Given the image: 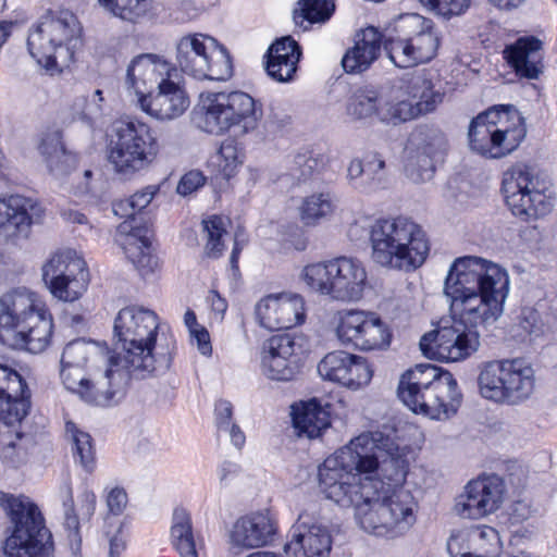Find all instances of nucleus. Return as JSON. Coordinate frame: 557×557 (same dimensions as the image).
I'll list each match as a JSON object with an SVG mask.
<instances>
[{"label":"nucleus","instance_id":"obj_1","mask_svg":"<svg viewBox=\"0 0 557 557\" xmlns=\"http://www.w3.org/2000/svg\"><path fill=\"white\" fill-rule=\"evenodd\" d=\"M508 293L509 275L504 268L475 256L457 258L444 283L453 317L421 337L422 354L447 362L469 358L480 346L476 329L502 317Z\"/></svg>","mask_w":557,"mask_h":557},{"label":"nucleus","instance_id":"obj_2","mask_svg":"<svg viewBox=\"0 0 557 557\" xmlns=\"http://www.w3.org/2000/svg\"><path fill=\"white\" fill-rule=\"evenodd\" d=\"M160 319L143 306L122 308L113 323V342L116 355L109 358L107 376L117 373L120 381L143 380L158 369H168L171 362L169 345L160 341Z\"/></svg>","mask_w":557,"mask_h":557},{"label":"nucleus","instance_id":"obj_3","mask_svg":"<svg viewBox=\"0 0 557 557\" xmlns=\"http://www.w3.org/2000/svg\"><path fill=\"white\" fill-rule=\"evenodd\" d=\"M52 334V314L37 293L16 287L0 296L1 344L40 354L50 345Z\"/></svg>","mask_w":557,"mask_h":557},{"label":"nucleus","instance_id":"obj_4","mask_svg":"<svg viewBox=\"0 0 557 557\" xmlns=\"http://www.w3.org/2000/svg\"><path fill=\"white\" fill-rule=\"evenodd\" d=\"M371 438L357 436L346 446L329 456L319 467V487L327 499L341 507L359 506L373 494V483L364 479L363 471L374 463L369 458Z\"/></svg>","mask_w":557,"mask_h":557},{"label":"nucleus","instance_id":"obj_5","mask_svg":"<svg viewBox=\"0 0 557 557\" xmlns=\"http://www.w3.org/2000/svg\"><path fill=\"white\" fill-rule=\"evenodd\" d=\"M369 235L372 259L383 268L412 272L425 262L430 251L426 233L408 216L377 219Z\"/></svg>","mask_w":557,"mask_h":557},{"label":"nucleus","instance_id":"obj_6","mask_svg":"<svg viewBox=\"0 0 557 557\" xmlns=\"http://www.w3.org/2000/svg\"><path fill=\"white\" fill-rule=\"evenodd\" d=\"M397 395L412 412L445 420L461 405L462 394L454 375L433 364H417L400 377Z\"/></svg>","mask_w":557,"mask_h":557},{"label":"nucleus","instance_id":"obj_7","mask_svg":"<svg viewBox=\"0 0 557 557\" xmlns=\"http://www.w3.org/2000/svg\"><path fill=\"white\" fill-rule=\"evenodd\" d=\"M262 117V104L239 90L202 94L198 108L193 112L196 127L214 136L231 132L236 137L253 134Z\"/></svg>","mask_w":557,"mask_h":557},{"label":"nucleus","instance_id":"obj_8","mask_svg":"<svg viewBox=\"0 0 557 557\" xmlns=\"http://www.w3.org/2000/svg\"><path fill=\"white\" fill-rule=\"evenodd\" d=\"M1 506L9 519L4 557H55L52 533L36 503L24 495L4 494Z\"/></svg>","mask_w":557,"mask_h":557},{"label":"nucleus","instance_id":"obj_9","mask_svg":"<svg viewBox=\"0 0 557 557\" xmlns=\"http://www.w3.org/2000/svg\"><path fill=\"white\" fill-rule=\"evenodd\" d=\"M373 494L359 506L356 519L366 532L375 536L397 537L416 522L418 504L407 488L377 490L381 481H372Z\"/></svg>","mask_w":557,"mask_h":557},{"label":"nucleus","instance_id":"obj_10","mask_svg":"<svg viewBox=\"0 0 557 557\" xmlns=\"http://www.w3.org/2000/svg\"><path fill=\"white\" fill-rule=\"evenodd\" d=\"M81 33L79 22L71 11H48L29 29L28 52L38 65L53 72L58 59L72 60Z\"/></svg>","mask_w":557,"mask_h":557},{"label":"nucleus","instance_id":"obj_11","mask_svg":"<svg viewBox=\"0 0 557 557\" xmlns=\"http://www.w3.org/2000/svg\"><path fill=\"white\" fill-rule=\"evenodd\" d=\"M478 387L486 400L519 406L531 399L535 392V370L524 358L493 360L481 368Z\"/></svg>","mask_w":557,"mask_h":557},{"label":"nucleus","instance_id":"obj_12","mask_svg":"<svg viewBox=\"0 0 557 557\" xmlns=\"http://www.w3.org/2000/svg\"><path fill=\"white\" fill-rule=\"evenodd\" d=\"M107 138L108 161L122 175H134L148 169L160 149L151 127L139 121L114 122Z\"/></svg>","mask_w":557,"mask_h":557},{"label":"nucleus","instance_id":"obj_13","mask_svg":"<svg viewBox=\"0 0 557 557\" xmlns=\"http://www.w3.org/2000/svg\"><path fill=\"white\" fill-rule=\"evenodd\" d=\"M502 191L511 213L523 221L546 216L556 202L550 181L521 163L503 173Z\"/></svg>","mask_w":557,"mask_h":557},{"label":"nucleus","instance_id":"obj_14","mask_svg":"<svg viewBox=\"0 0 557 557\" xmlns=\"http://www.w3.org/2000/svg\"><path fill=\"white\" fill-rule=\"evenodd\" d=\"M301 278L311 290L343 302L360 300L368 285L363 263L345 256L306 265Z\"/></svg>","mask_w":557,"mask_h":557},{"label":"nucleus","instance_id":"obj_15","mask_svg":"<svg viewBox=\"0 0 557 557\" xmlns=\"http://www.w3.org/2000/svg\"><path fill=\"white\" fill-rule=\"evenodd\" d=\"M527 134L522 119L512 120L505 106L491 108L472 119L468 138L471 151L486 158L500 159L513 152Z\"/></svg>","mask_w":557,"mask_h":557},{"label":"nucleus","instance_id":"obj_16","mask_svg":"<svg viewBox=\"0 0 557 557\" xmlns=\"http://www.w3.org/2000/svg\"><path fill=\"white\" fill-rule=\"evenodd\" d=\"M397 35L384 42L389 60L407 69L431 61L437 52L440 36L434 22L420 14L400 15L395 26Z\"/></svg>","mask_w":557,"mask_h":557},{"label":"nucleus","instance_id":"obj_17","mask_svg":"<svg viewBox=\"0 0 557 557\" xmlns=\"http://www.w3.org/2000/svg\"><path fill=\"white\" fill-rule=\"evenodd\" d=\"M443 101V94L425 71L408 74L397 90L383 97L380 121L397 125L430 113Z\"/></svg>","mask_w":557,"mask_h":557},{"label":"nucleus","instance_id":"obj_18","mask_svg":"<svg viewBox=\"0 0 557 557\" xmlns=\"http://www.w3.org/2000/svg\"><path fill=\"white\" fill-rule=\"evenodd\" d=\"M175 60L184 74L199 81H226L233 72L226 50L219 48L213 37L199 33L185 35L177 41Z\"/></svg>","mask_w":557,"mask_h":557},{"label":"nucleus","instance_id":"obj_19","mask_svg":"<svg viewBox=\"0 0 557 557\" xmlns=\"http://www.w3.org/2000/svg\"><path fill=\"white\" fill-rule=\"evenodd\" d=\"M359 436L370 437L372 443L368 455L374 465L363 471L364 479L381 481L383 486H377V490L405 488L409 466L408 447L400 446L394 438L381 432L363 433Z\"/></svg>","mask_w":557,"mask_h":557},{"label":"nucleus","instance_id":"obj_20","mask_svg":"<svg viewBox=\"0 0 557 557\" xmlns=\"http://www.w3.org/2000/svg\"><path fill=\"white\" fill-rule=\"evenodd\" d=\"M336 336L359 350H382L391 345L392 332L375 312L344 310L337 313Z\"/></svg>","mask_w":557,"mask_h":557},{"label":"nucleus","instance_id":"obj_21","mask_svg":"<svg viewBox=\"0 0 557 557\" xmlns=\"http://www.w3.org/2000/svg\"><path fill=\"white\" fill-rule=\"evenodd\" d=\"M320 511L318 502L305 505L289 531V541L284 546L286 553H293L296 557H329L332 536Z\"/></svg>","mask_w":557,"mask_h":557},{"label":"nucleus","instance_id":"obj_22","mask_svg":"<svg viewBox=\"0 0 557 557\" xmlns=\"http://www.w3.org/2000/svg\"><path fill=\"white\" fill-rule=\"evenodd\" d=\"M42 281L53 297L74 301L86 290L88 271L85 261L72 250L54 253L42 267Z\"/></svg>","mask_w":557,"mask_h":557},{"label":"nucleus","instance_id":"obj_23","mask_svg":"<svg viewBox=\"0 0 557 557\" xmlns=\"http://www.w3.org/2000/svg\"><path fill=\"white\" fill-rule=\"evenodd\" d=\"M410 152L405 164V172L413 183L430 181L435 172V163L443 159L447 150L444 133L433 126L417 127L410 138Z\"/></svg>","mask_w":557,"mask_h":557},{"label":"nucleus","instance_id":"obj_24","mask_svg":"<svg viewBox=\"0 0 557 557\" xmlns=\"http://www.w3.org/2000/svg\"><path fill=\"white\" fill-rule=\"evenodd\" d=\"M58 499L62 507V529L71 557H82L81 520L88 521L95 515L97 504L96 494L88 488H84L78 494V516L73 497L72 484L70 479L66 478L59 486Z\"/></svg>","mask_w":557,"mask_h":557},{"label":"nucleus","instance_id":"obj_25","mask_svg":"<svg viewBox=\"0 0 557 557\" xmlns=\"http://www.w3.org/2000/svg\"><path fill=\"white\" fill-rule=\"evenodd\" d=\"M301 337L277 334L268 338L260 351V369L270 380L289 381L298 370V352Z\"/></svg>","mask_w":557,"mask_h":557},{"label":"nucleus","instance_id":"obj_26","mask_svg":"<svg viewBox=\"0 0 557 557\" xmlns=\"http://www.w3.org/2000/svg\"><path fill=\"white\" fill-rule=\"evenodd\" d=\"M505 486L496 476L470 481L455 503V511L466 519H480L495 512L504 499Z\"/></svg>","mask_w":557,"mask_h":557},{"label":"nucleus","instance_id":"obj_27","mask_svg":"<svg viewBox=\"0 0 557 557\" xmlns=\"http://www.w3.org/2000/svg\"><path fill=\"white\" fill-rule=\"evenodd\" d=\"M318 372L323 380L350 389L368 385L373 375L366 358L344 350L326 354L318 364Z\"/></svg>","mask_w":557,"mask_h":557},{"label":"nucleus","instance_id":"obj_28","mask_svg":"<svg viewBox=\"0 0 557 557\" xmlns=\"http://www.w3.org/2000/svg\"><path fill=\"white\" fill-rule=\"evenodd\" d=\"M256 315L267 330L292 329L305 321V300L293 293L271 294L257 304Z\"/></svg>","mask_w":557,"mask_h":557},{"label":"nucleus","instance_id":"obj_29","mask_svg":"<svg viewBox=\"0 0 557 557\" xmlns=\"http://www.w3.org/2000/svg\"><path fill=\"white\" fill-rule=\"evenodd\" d=\"M176 65L161 55L144 53L135 57L126 71V87L136 98H143L151 91L153 85L169 83L177 77Z\"/></svg>","mask_w":557,"mask_h":557},{"label":"nucleus","instance_id":"obj_30","mask_svg":"<svg viewBox=\"0 0 557 557\" xmlns=\"http://www.w3.org/2000/svg\"><path fill=\"white\" fill-rule=\"evenodd\" d=\"M41 208L30 198L11 195L0 198V236L7 239L27 238Z\"/></svg>","mask_w":557,"mask_h":557},{"label":"nucleus","instance_id":"obj_31","mask_svg":"<svg viewBox=\"0 0 557 557\" xmlns=\"http://www.w3.org/2000/svg\"><path fill=\"white\" fill-rule=\"evenodd\" d=\"M137 104L141 111L159 121H172L182 116L189 108L190 100L185 88L175 79L161 83L157 92H148L138 98Z\"/></svg>","mask_w":557,"mask_h":557},{"label":"nucleus","instance_id":"obj_32","mask_svg":"<svg viewBox=\"0 0 557 557\" xmlns=\"http://www.w3.org/2000/svg\"><path fill=\"white\" fill-rule=\"evenodd\" d=\"M86 373L85 368L60 364V377L66 389L78 394L88 404L110 406L115 395L111 384L116 377L119 379L117 373L108 377L106 371L104 375L96 382L87 379Z\"/></svg>","mask_w":557,"mask_h":557},{"label":"nucleus","instance_id":"obj_33","mask_svg":"<svg viewBox=\"0 0 557 557\" xmlns=\"http://www.w3.org/2000/svg\"><path fill=\"white\" fill-rule=\"evenodd\" d=\"M29 391L21 374L0 364V421L22 422L30 408Z\"/></svg>","mask_w":557,"mask_h":557},{"label":"nucleus","instance_id":"obj_34","mask_svg":"<svg viewBox=\"0 0 557 557\" xmlns=\"http://www.w3.org/2000/svg\"><path fill=\"white\" fill-rule=\"evenodd\" d=\"M115 242L143 276L154 271L158 259L151 253L148 228L132 227L127 222H123L117 227Z\"/></svg>","mask_w":557,"mask_h":557},{"label":"nucleus","instance_id":"obj_35","mask_svg":"<svg viewBox=\"0 0 557 557\" xmlns=\"http://www.w3.org/2000/svg\"><path fill=\"white\" fill-rule=\"evenodd\" d=\"M275 531L274 522L268 513L253 512L235 521L230 541L235 547L259 548L267 546L273 540Z\"/></svg>","mask_w":557,"mask_h":557},{"label":"nucleus","instance_id":"obj_36","mask_svg":"<svg viewBox=\"0 0 557 557\" xmlns=\"http://www.w3.org/2000/svg\"><path fill=\"white\" fill-rule=\"evenodd\" d=\"M504 57L520 78L537 79L543 73V42L534 36L521 37L507 46Z\"/></svg>","mask_w":557,"mask_h":557},{"label":"nucleus","instance_id":"obj_37","mask_svg":"<svg viewBox=\"0 0 557 557\" xmlns=\"http://www.w3.org/2000/svg\"><path fill=\"white\" fill-rule=\"evenodd\" d=\"M384 42L382 33L373 26L359 30L354 47L342 59L345 72L357 74L367 71L380 57Z\"/></svg>","mask_w":557,"mask_h":557},{"label":"nucleus","instance_id":"obj_38","mask_svg":"<svg viewBox=\"0 0 557 557\" xmlns=\"http://www.w3.org/2000/svg\"><path fill=\"white\" fill-rule=\"evenodd\" d=\"M348 184L360 193H372L385 186L386 164L377 152H368L362 159H352L347 166Z\"/></svg>","mask_w":557,"mask_h":557},{"label":"nucleus","instance_id":"obj_39","mask_svg":"<svg viewBox=\"0 0 557 557\" xmlns=\"http://www.w3.org/2000/svg\"><path fill=\"white\" fill-rule=\"evenodd\" d=\"M300 58L301 48L290 36L276 39L267 52V73L278 83L292 82Z\"/></svg>","mask_w":557,"mask_h":557},{"label":"nucleus","instance_id":"obj_40","mask_svg":"<svg viewBox=\"0 0 557 557\" xmlns=\"http://www.w3.org/2000/svg\"><path fill=\"white\" fill-rule=\"evenodd\" d=\"M292 421L299 436L317 438L331 425L330 412L317 398L292 406Z\"/></svg>","mask_w":557,"mask_h":557},{"label":"nucleus","instance_id":"obj_41","mask_svg":"<svg viewBox=\"0 0 557 557\" xmlns=\"http://www.w3.org/2000/svg\"><path fill=\"white\" fill-rule=\"evenodd\" d=\"M48 171L58 180L70 175L76 166V156L67 151L62 143V134L59 131L47 132L42 135L39 146Z\"/></svg>","mask_w":557,"mask_h":557},{"label":"nucleus","instance_id":"obj_42","mask_svg":"<svg viewBox=\"0 0 557 557\" xmlns=\"http://www.w3.org/2000/svg\"><path fill=\"white\" fill-rule=\"evenodd\" d=\"M170 541L181 557H199L203 539L195 534L191 516L185 508L178 507L173 511Z\"/></svg>","mask_w":557,"mask_h":557},{"label":"nucleus","instance_id":"obj_43","mask_svg":"<svg viewBox=\"0 0 557 557\" xmlns=\"http://www.w3.org/2000/svg\"><path fill=\"white\" fill-rule=\"evenodd\" d=\"M0 425V460L13 469L25 465L28 460L29 438L17 430L21 422L1 421Z\"/></svg>","mask_w":557,"mask_h":557},{"label":"nucleus","instance_id":"obj_44","mask_svg":"<svg viewBox=\"0 0 557 557\" xmlns=\"http://www.w3.org/2000/svg\"><path fill=\"white\" fill-rule=\"evenodd\" d=\"M106 360L101 348L92 341L78 338L72 341L63 348L60 364L75 366L81 368H88L90 361L96 359Z\"/></svg>","mask_w":557,"mask_h":557},{"label":"nucleus","instance_id":"obj_45","mask_svg":"<svg viewBox=\"0 0 557 557\" xmlns=\"http://www.w3.org/2000/svg\"><path fill=\"white\" fill-rule=\"evenodd\" d=\"M65 431L72 442V453L75 462L79 463L86 472H92L96 460L91 436L81 431L73 422H66Z\"/></svg>","mask_w":557,"mask_h":557},{"label":"nucleus","instance_id":"obj_46","mask_svg":"<svg viewBox=\"0 0 557 557\" xmlns=\"http://www.w3.org/2000/svg\"><path fill=\"white\" fill-rule=\"evenodd\" d=\"M382 99L383 96H379L375 90H358L347 103V114L354 120L366 121L374 116L380 120Z\"/></svg>","mask_w":557,"mask_h":557},{"label":"nucleus","instance_id":"obj_47","mask_svg":"<svg viewBox=\"0 0 557 557\" xmlns=\"http://www.w3.org/2000/svg\"><path fill=\"white\" fill-rule=\"evenodd\" d=\"M244 162L242 148L233 138L222 141L220 149L213 158L212 165L216 168L218 175L223 180L235 176Z\"/></svg>","mask_w":557,"mask_h":557},{"label":"nucleus","instance_id":"obj_48","mask_svg":"<svg viewBox=\"0 0 557 557\" xmlns=\"http://www.w3.org/2000/svg\"><path fill=\"white\" fill-rule=\"evenodd\" d=\"M474 557H498L502 549L499 534L488 525L467 528Z\"/></svg>","mask_w":557,"mask_h":557},{"label":"nucleus","instance_id":"obj_49","mask_svg":"<svg viewBox=\"0 0 557 557\" xmlns=\"http://www.w3.org/2000/svg\"><path fill=\"white\" fill-rule=\"evenodd\" d=\"M336 206L330 193L312 194L300 207V218L307 225H314L333 214Z\"/></svg>","mask_w":557,"mask_h":557},{"label":"nucleus","instance_id":"obj_50","mask_svg":"<svg viewBox=\"0 0 557 557\" xmlns=\"http://www.w3.org/2000/svg\"><path fill=\"white\" fill-rule=\"evenodd\" d=\"M335 10L334 0H300L298 8L294 10V22L296 25L324 23Z\"/></svg>","mask_w":557,"mask_h":557},{"label":"nucleus","instance_id":"obj_51","mask_svg":"<svg viewBox=\"0 0 557 557\" xmlns=\"http://www.w3.org/2000/svg\"><path fill=\"white\" fill-rule=\"evenodd\" d=\"M214 418L218 431L227 433L232 444L240 449L245 445L246 436L233 421V405L228 400H218L214 406Z\"/></svg>","mask_w":557,"mask_h":557},{"label":"nucleus","instance_id":"obj_52","mask_svg":"<svg viewBox=\"0 0 557 557\" xmlns=\"http://www.w3.org/2000/svg\"><path fill=\"white\" fill-rule=\"evenodd\" d=\"M226 225L227 220L220 215H211L202 221V232L207 239L205 251L208 257L222 256L225 249L223 236L227 234Z\"/></svg>","mask_w":557,"mask_h":557},{"label":"nucleus","instance_id":"obj_53","mask_svg":"<svg viewBox=\"0 0 557 557\" xmlns=\"http://www.w3.org/2000/svg\"><path fill=\"white\" fill-rule=\"evenodd\" d=\"M325 165V157L309 149L299 150L293 159L290 175L298 181H306L319 173Z\"/></svg>","mask_w":557,"mask_h":557},{"label":"nucleus","instance_id":"obj_54","mask_svg":"<svg viewBox=\"0 0 557 557\" xmlns=\"http://www.w3.org/2000/svg\"><path fill=\"white\" fill-rule=\"evenodd\" d=\"M518 322L513 326L515 336L520 341H534L544 332V323L537 310L524 307L518 315Z\"/></svg>","mask_w":557,"mask_h":557},{"label":"nucleus","instance_id":"obj_55","mask_svg":"<svg viewBox=\"0 0 557 557\" xmlns=\"http://www.w3.org/2000/svg\"><path fill=\"white\" fill-rule=\"evenodd\" d=\"M99 4L124 21L135 22L147 11V0H98Z\"/></svg>","mask_w":557,"mask_h":557},{"label":"nucleus","instance_id":"obj_56","mask_svg":"<svg viewBox=\"0 0 557 557\" xmlns=\"http://www.w3.org/2000/svg\"><path fill=\"white\" fill-rule=\"evenodd\" d=\"M423 5L433 10L444 18L462 14L469 7L470 0H419Z\"/></svg>","mask_w":557,"mask_h":557},{"label":"nucleus","instance_id":"obj_57","mask_svg":"<svg viewBox=\"0 0 557 557\" xmlns=\"http://www.w3.org/2000/svg\"><path fill=\"white\" fill-rule=\"evenodd\" d=\"M447 550L450 557H474L468 529H461L451 533L447 541Z\"/></svg>","mask_w":557,"mask_h":557},{"label":"nucleus","instance_id":"obj_58","mask_svg":"<svg viewBox=\"0 0 557 557\" xmlns=\"http://www.w3.org/2000/svg\"><path fill=\"white\" fill-rule=\"evenodd\" d=\"M205 182L206 177L200 171H189L181 177L176 187V191L182 196L190 195L191 193L196 191L198 188L203 186Z\"/></svg>","mask_w":557,"mask_h":557},{"label":"nucleus","instance_id":"obj_59","mask_svg":"<svg viewBox=\"0 0 557 557\" xmlns=\"http://www.w3.org/2000/svg\"><path fill=\"white\" fill-rule=\"evenodd\" d=\"M109 513L120 516L127 506L128 497L123 487L115 486L108 491L106 497Z\"/></svg>","mask_w":557,"mask_h":557},{"label":"nucleus","instance_id":"obj_60","mask_svg":"<svg viewBox=\"0 0 557 557\" xmlns=\"http://www.w3.org/2000/svg\"><path fill=\"white\" fill-rule=\"evenodd\" d=\"M159 190V185H148L136 191L128 198L131 200V208L135 209L137 213H139L151 203Z\"/></svg>","mask_w":557,"mask_h":557},{"label":"nucleus","instance_id":"obj_61","mask_svg":"<svg viewBox=\"0 0 557 557\" xmlns=\"http://www.w3.org/2000/svg\"><path fill=\"white\" fill-rule=\"evenodd\" d=\"M532 516V508L529 503L524 500L515 502L509 510V521L511 525L519 524L528 520Z\"/></svg>","mask_w":557,"mask_h":557},{"label":"nucleus","instance_id":"obj_62","mask_svg":"<svg viewBox=\"0 0 557 557\" xmlns=\"http://www.w3.org/2000/svg\"><path fill=\"white\" fill-rule=\"evenodd\" d=\"M240 472V467L236 462L223 461L218 468V476L220 484L228 485Z\"/></svg>","mask_w":557,"mask_h":557},{"label":"nucleus","instance_id":"obj_63","mask_svg":"<svg viewBox=\"0 0 557 557\" xmlns=\"http://www.w3.org/2000/svg\"><path fill=\"white\" fill-rule=\"evenodd\" d=\"M189 334L191 339L196 341L198 350L201 355L210 356L212 354L210 335L203 326L196 327L194 331H190Z\"/></svg>","mask_w":557,"mask_h":557},{"label":"nucleus","instance_id":"obj_64","mask_svg":"<svg viewBox=\"0 0 557 557\" xmlns=\"http://www.w3.org/2000/svg\"><path fill=\"white\" fill-rule=\"evenodd\" d=\"M126 549V540L121 531L109 539V557H122Z\"/></svg>","mask_w":557,"mask_h":557}]
</instances>
